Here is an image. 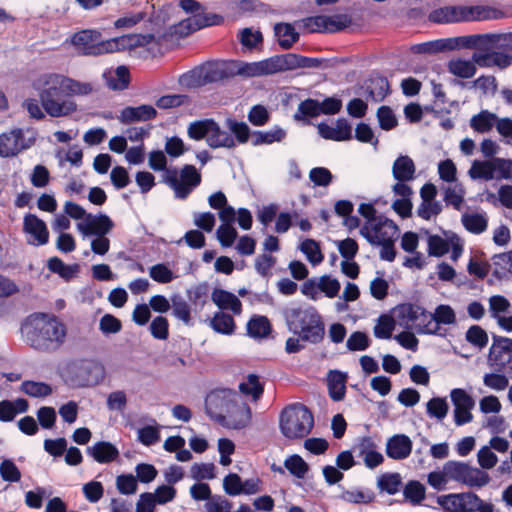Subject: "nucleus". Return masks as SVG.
<instances>
[{
    "label": "nucleus",
    "mask_w": 512,
    "mask_h": 512,
    "mask_svg": "<svg viewBox=\"0 0 512 512\" xmlns=\"http://www.w3.org/2000/svg\"><path fill=\"white\" fill-rule=\"evenodd\" d=\"M33 87L38 92L39 101L49 116L64 117L77 111L76 102L65 98L67 96L63 74H43L34 81Z\"/></svg>",
    "instance_id": "nucleus-4"
},
{
    "label": "nucleus",
    "mask_w": 512,
    "mask_h": 512,
    "mask_svg": "<svg viewBox=\"0 0 512 512\" xmlns=\"http://www.w3.org/2000/svg\"><path fill=\"white\" fill-rule=\"evenodd\" d=\"M105 378L104 366L95 360H80L67 369V381L73 387H91Z\"/></svg>",
    "instance_id": "nucleus-8"
},
{
    "label": "nucleus",
    "mask_w": 512,
    "mask_h": 512,
    "mask_svg": "<svg viewBox=\"0 0 512 512\" xmlns=\"http://www.w3.org/2000/svg\"><path fill=\"white\" fill-rule=\"evenodd\" d=\"M398 234V226L385 216H379L375 222L365 223L360 228V235L372 245L395 241L398 238Z\"/></svg>",
    "instance_id": "nucleus-11"
},
{
    "label": "nucleus",
    "mask_w": 512,
    "mask_h": 512,
    "mask_svg": "<svg viewBox=\"0 0 512 512\" xmlns=\"http://www.w3.org/2000/svg\"><path fill=\"white\" fill-rule=\"evenodd\" d=\"M287 328L304 342L320 343L325 335V325L317 309L310 305L292 304L282 310Z\"/></svg>",
    "instance_id": "nucleus-5"
},
{
    "label": "nucleus",
    "mask_w": 512,
    "mask_h": 512,
    "mask_svg": "<svg viewBox=\"0 0 512 512\" xmlns=\"http://www.w3.org/2000/svg\"><path fill=\"white\" fill-rule=\"evenodd\" d=\"M103 78L111 90L121 91L129 85V70L125 66H119L114 71L104 73Z\"/></svg>",
    "instance_id": "nucleus-34"
},
{
    "label": "nucleus",
    "mask_w": 512,
    "mask_h": 512,
    "mask_svg": "<svg viewBox=\"0 0 512 512\" xmlns=\"http://www.w3.org/2000/svg\"><path fill=\"white\" fill-rule=\"evenodd\" d=\"M415 165L413 160L408 156L398 157L392 168L393 176L400 182H406L413 179Z\"/></svg>",
    "instance_id": "nucleus-37"
},
{
    "label": "nucleus",
    "mask_w": 512,
    "mask_h": 512,
    "mask_svg": "<svg viewBox=\"0 0 512 512\" xmlns=\"http://www.w3.org/2000/svg\"><path fill=\"white\" fill-rule=\"evenodd\" d=\"M65 85V95L70 96H87L96 91L95 86L91 82H81L76 79L63 75Z\"/></svg>",
    "instance_id": "nucleus-39"
},
{
    "label": "nucleus",
    "mask_w": 512,
    "mask_h": 512,
    "mask_svg": "<svg viewBox=\"0 0 512 512\" xmlns=\"http://www.w3.org/2000/svg\"><path fill=\"white\" fill-rule=\"evenodd\" d=\"M232 503L223 496L215 495L205 503L206 512H229Z\"/></svg>",
    "instance_id": "nucleus-64"
},
{
    "label": "nucleus",
    "mask_w": 512,
    "mask_h": 512,
    "mask_svg": "<svg viewBox=\"0 0 512 512\" xmlns=\"http://www.w3.org/2000/svg\"><path fill=\"white\" fill-rule=\"evenodd\" d=\"M210 325L217 333L231 335L235 331V321L233 317L224 312L215 313L210 320Z\"/></svg>",
    "instance_id": "nucleus-41"
},
{
    "label": "nucleus",
    "mask_w": 512,
    "mask_h": 512,
    "mask_svg": "<svg viewBox=\"0 0 512 512\" xmlns=\"http://www.w3.org/2000/svg\"><path fill=\"white\" fill-rule=\"evenodd\" d=\"M172 314L186 325L191 324V309L188 302L179 294L171 297Z\"/></svg>",
    "instance_id": "nucleus-42"
},
{
    "label": "nucleus",
    "mask_w": 512,
    "mask_h": 512,
    "mask_svg": "<svg viewBox=\"0 0 512 512\" xmlns=\"http://www.w3.org/2000/svg\"><path fill=\"white\" fill-rule=\"evenodd\" d=\"M443 41L445 50L482 49L483 46L482 34L444 38Z\"/></svg>",
    "instance_id": "nucleus-28"
},
{
    "label": "nucleus",
    "mask_w": 512,
    "mask_h": 512,
    "mask_svg": "<svg viewBox=\"0 0 512 512\" xmlns=\"http://www.w3.org/2000/svg\"><path fill=\"white\" fill-rule=\"evenodd\" d=\"M247 331L251 337L263 338L271 331V325L267 317L255 316L247 323Z\"/></svg>",
    "instance_id": "nucleus-44"
},
{
    "label": "nucleus",
    "mask_w": 512,
    "mask_h": 512,
    "mask_svg": "<svg viewBox=\"0 0 512 512\" xmlns=\"http://www.w3.org/2000/svg\"><path fill=\"white\" fill-rule=\"evenodd\" d=\"M346 377L341 372H332L328 379L329 395L334 401H341L345 396Z\"/></svg>",
    "instance_id": "nucleus-43"
},
{
    "label": "nucleus",
    "mask_w": 512,
    "mask_h": 512,
    "mask_svg": "<svg viewBox=\"0 0 512 512\" xmlns=\"http://www.w3.org/2000/svg\"><path fill=\"white\" fill-rule=\"evenodd\" d=\"M437 188L433 183H426L420 189L421 204L418 217L425 220L436 218L443 210L442 203L436 199Z\"/></svg>",
    "instance_id": "nucleus-19"
},
{
    "label": "nucleus",
    "mask_w": 512,
    "mask_h": 512,
    "mask_svg": "<svg viewBox=\"0 0 512 512\" xmlns=\"http://www.w3.org/2000/svg\"><path fill=\"white\" fill-rule=\"evenodd\" d=\"M482 49H495L512 52V32L502 34H482Z\"/></svg>",
    "instance_id": "nucleus-33"
},
{
    "label": "nucleus",
    "mask_w": 512,
    "mask_h": 512,
    "mask_svg": "<svg viewBox=\"0 0 512 512\" xmlns=\"http://www.w3.org/2000/svg\"><path fill=\"white\" fill-rule=\"evenodd\" d=\"M114 224L112 220L105 214L86 216V221L77 224L78 230L84 236H105L113 228Z\"/></svg>",
    "instance_id": "nucleus-21"
},
{
    "label": "nucleus",
    "mask_w": 512,
    "mask_h": 512,
    "mask_svg": "<svg viewBox=\"0 0 512 512\" xmlns=\"http://www.w3.org/2000/svg\"><path fill=\"white\" fill-rule=\"evenodd\" d=\"M87 453L98 463H109L119 456V451L116 446L106 441H99L88 447Z\"/></svg>",
    "instance_id": "nucleus-29"
},
{
    "label": "nucleus",
    "mask_w": 512,
    "mask_h": 512,
    "mask_svg": "<svg viewBox=\"0 0 512 512\" xmlns=\"http://www.w3.org/2000/svg\"><path fill=\"white\" fill-rule=\"evenodd\" d=\"M48 269L58 274L60 277L69 280L71 279L77 272V266L66 265L60 258L52 257L47 262Z\"/></svg>",
    "instance_id": "nucleus-51"
},
{
    "label": "nucleus",
    "mask_w": 512,
    "mask_h": 512,
    "mask_svg": "<svg viewBox=\"0 0 512 512\" xmlns=\"http://www.w3.org/2000/svg\"><path fill=\"white\" fill-rule=\"evenodd\" d=\"M438 175L442 181L448 184L457 183V168L454 162L450 159L439 162Z\"/></svg>",
    "instance_id": "nucleus-58"
},
{
    "label": "nucleus",
    "mask_w": 512,
    "mask_h": 512,
    "mask_svg": "<svg viewBox=\"0 0 512 512\" xmlns=\"http://www.w3.org/2000/svg\"><path fill=\"white\" fill-rule=\"evenodd\" d=\"M320 114V102L315 99L308 98L298 105L297 112L294 114L296 121L303 120L305 117H317Z\"/></svg>",
    "instance_id": "nucleus-49"
},
{
    "label": "nucleus",
    "mask_w": 512,
    "mask_h": 512,
    "mask_svg": "<svg viewBox=\"0 0 512 512\" xmlns=\"http://www.w3.org/2000/svg\"><path fill=\"white\" fill-rule=\"evenodd\" d=\"M451 402L454 406V422L457 426L470 423L473 420L471 413L475 407V400L464 389L455 388L450 392Z\"/></svg>",
    "instance_id": "nucleus-17"
},
{
    "label": "nucleus",
    "mask_w": 512,
    "mask_h": 512,
    "mask_svg": "<svg viewBox=\"0 0 512 512\" xmlns=\"http://www.w3.org/2000/svg\"><path fill=\"white\" fill-rule=\"evenodd\" d=\"M233 77L236 75L246 78L272 75L269 58L257 62L231 61Z\"/></svg>",
    "instance_id": "nucleus-22"
},
{
    "label": "nucleus",
    "mask_w": 512,
    "mask_h": 512,
    "mask_svg": "<svg viewBox=\"0 0 512 512\" xmlns=\"http://www.w3.org/2000/svg\"><path fill=\"white\" fill-rule=\"evenodd\" d=\"M396 323L391 316L381 315L377 325L374 327V335L380 339H389L392 335Z\"/></svg>",
    "instance_id": "nucleus-55"
},
{
    "label": "nucleus",
    "mask_w": 512,
    "mask_h": 512,
    "mask_svg": "<svg viewBox=\"0 0 512 512\" xmlns=\"http://www.w3.org/2000/svg\"><path fill=\"white\" fill-rule=\"evenodd\" d=\"M284 467L296 478L303 479L309 471L308 464L297 454L291 455L284 461Z\"/></svg>",
    "instance_id": "nucleus-50"
},
{
    "label": "nucleus",
    "mask_w": 512,
    "mask_h": 512,
    "mask_svg": "<svg viewBox=\"0 0 512 512\" xmlns=\"http://www.w3.org/2000/svg\"><path fill=\"white\" fill-rule=\"evenodd\" d=\"M468 175L473 180H476V179H482L485 181L494 180V175H493L492 169H491V159L485 160V161H480V160L473 161V163L468 171Z\"/></svg>",
    "instance_id": "nucleus-47"
},
{
    "label": "nucleus",
    "mask_w": 512,
    "mask_h": 512,
    "mask_svg": "<svg viewBox=\"0 0 512 512\" xmlns=\"http://www.w3.org/2000/svg\"><path fill=\"white\" fill-rule=\"evenodd\" d=\"M455 320V312L449 305H439L433 314H418V333H437L440 324L450 325Z\"/></svg>",
    "instance_id": "nucleus-15"
},
{
    "label": "nucleus",
    "mask_w": 512,
    "mask_h": 512,
    "mask_svg": "<svg viewBox=\"0 0 512 512\" xmlns=\"http://www.w3.org/2000/svg\"><path fill=\"white\" fill-rule=\"evenodd\" d=\"M300 250L306 255L308 261L317 265L323 261L319 244L313 239H306L300 245Z\"/></svg>",
    "instance_id": "nucleus-53"
},
{
    "label": "nucleus",
    "mask_w": 512,
    "mask_h": 512,
    "mask_svg": "<svg viewBox=\"0 0 512 512\" xmlns=\"http://www.w3.org/2000/svg\"><path fill=\"white\" fill-rule=\"evenodd\" d=\"M392 317L396 325L404 329H412L416 323V311L410 303L396 306L392 310Z\"/></svg>",
    "instance_id": "nucleus-32"
},
{
    "label": "nucleus",
    "mask_w": 512,
    "mask_h": 512,
    "mask_svg": "<svg viewBox=\"0 0 512 512\" xmlns=\"http://www.w3.org/2000/svg\"><path fill=\"white\" fill-rule=\"evenodd\" d=\"M286 137V131L280 127H274L268 131H256L253 134L252 144L254 146L262 144H272L281 142Z\"/></svg>",
    "instance_id": "nucleus-40"
},
{
    "label": "nucleus",
    "mask_w": 512,
    "mask_h": 512,
    "mask_svg": "<svg viewBox=\"0 0 512 512\" xmlns=\"http://www.w3.org/2000/svg\"><path fill=\"white\" fill-rule=\"evenodd\" d=\"M508 374L504 373H488L483 377V383L485 386L496 391H502L508 386Z\"/></svg>",
    "instance_id": "nucleus-62"
},
{
    "label": "nucleus",
    "mask_w": 512,
    "mask_h": 512,
    "mask_svg": "<svg viewBox=\"0 0 512 512\" xmlns=\"http://www.w3.org/2000/svg\"><path fill=\"white\" fill-rule=\"evenodd\" d=\"M23 231L32 237L28 243L40 246L48 243L49 232L43 220L34 214H27L23 219Z\"/></svg>",
    "instance_id": "nucleus-23"
},
{
    "label": "nucleus",
    "mask_w": 512,
    "mask_h": 512,
    "mask_svg": "<svg viewBox=\"0 0 512 512\" xmlns=\"http://www.w3.org/2000/svg\"><path fill=\"white\" fill-rule=\"evenodd\" d=\"M189 102V97L184 94H171L161 96L156 101V106L160 109H169L182 106Z\"/></svg>",
    "instance_id": "nucleus-63"
},
{
    "label": "nucleus",
    "mask_w": 512,
    "mask_h": 512,
    "mask_svg": "<svg viewBox=\"0 0 512 512\" xmlns=\"http://www.w3.org/2000/svg\"><path fill=\"white\" fill-rule=\"evenodd\" d=\"M443 200L447 206L462 211L465 206L466 190L462 183L447 184L441 187Z\"/></svg>",
    "instance_id": "nucleus-26"
},
{
    "label": "nucleus",
    "mask_w": 512,
    "mask_h": 512,
    "mask_svg": "<svg viewBox=\"0 0 512 512\" xmlns=\"http://www.w3.org/2000/svg\"><path fill=\"white\" fill-rule=\"evenodd\" d=\"M204 85L216 83L233 77L231 61L201 65Z\"/></svg>",
    "instance_id": "nucleus-24"
},
{
    "label": "nucleus",
    "mask_w": 512,
    "mask_h": 512,
    "mask_svg": "<svg viewBox=\"0 0 512 512\" xmlns=\"http://www.w3.org/2000/svg\"><path fill=\"white\" fill-rule=\"evenodd\" d=\"M461 223L468 232L481 234L487 229L488 219L485 213L465 212L461 216Z\"/></svg>",
    "instance_id": "nucleus-35"
},
{
    "label": "nucleus",
    "mask_w": 512,
    "mask_h": 512,
    "mask_svg": "<svg viewBox=\"0 0 512 512\" xmlns=\"http://www.w3.org/2000/svg\"><path fill=\"white\" fill-rule=\"evenodd\" d=\"M168 320L163 316L155 317L149 326L151 335L158 340H166L169 335Z\"/></svg>",
    "instance_id": "nucleus-60"
},
{
    "label": "nucleus",
    "mask_w": 512,
    "mask_h": 512,
    "mask_svg": "<svg viewBox=\"0 0 512 512\" xmlns=\"http://www.w3.org/2000/svg\"><path fill=\"white\" fill-rule=\"evenodd\" d=\"M178 83L180 86L193 89L204 86L201 66H198L179 76Z\"/></svg>",
    "instance_id": "nucleus-52"
},
{
    "label": "nucleus",
    "mask_w": 512,
    "mask_h": 512,
    "mask_svg": "<svg viewBox=\"0 0 512 512\" xmlns=\"http://www.w3.org/2000/svg\"><path fill=\"white\" fill-rule=\"evenodd\" d=\"M22 337L31 348L52 352L61 347L66 337V327L55 316L32 314L21 326Z\"/></svg>",
    "instance_id": "nucleus-3"
},
{
    "label": "nucleus",
    "mask_w": 512,
    "mask_h": 512,
    "mask_svg": "<svg viewBox=\"0 0 512 512\" xmlns=\"http://www.w3.org/2000/svg\"><path fill=\"white\" fill-rule=\"evenodd\" d=\"M401 485L400 475L397 473L383 474L377 480V486L381 491H385L388 494H395L398 492Z\"/></svg>",
    "instance_id": "nucleus-54"
},
{
    "label": "nucleus",
    "mask_w": 512,
    "mask_h": 512,
    "mask_svg": "<svg viewBox=\"0 0 512 512\" xmlns=\"http://www.w3.org/2000/svg\"><path fill=\"white\" fill-rule=\"evenodd\" d=\"M491 169L495 180L512 179V160L505 158H492Z\"/></svg>",
    "instance_id": "nucleus-45"
},
{
    "label": "nucleus",
    "mask_w": 512,
    "mask_h": 512,
    "mask_svg": "<svg viewBox=\"0 0 512 512\" xmlns=\"http://www.w3.org/2000/svg\"><path fill=\"white\" fill-rule=\"evenodd\" d=\"M155 39L153 34H127L106 40V53L145 46Z\"/></svg>",
    "instance_id": "nucleus-20"
},
{
    "label": "nucleus",
    "mask_w": 512,
    "mask_h": 512,
    "mask_svg": "<svg viewBox=\"0 0 512 512\" xmlns=\"http://www.w3.org/2000/svg\"><path fill=\"white\" fill-rule=\"evenodd\" d=\"M488 363L497 372L512 376V339L494 337L488 355Z\"/></svg>",
    "instance_id": "nucleus-13"
},
{
    "label": "nucleus",
    "mask_w": 512,
    "mask_h": 512,
    "mask_svg": "<svg viewBox=\"0 0 512 512\" xmlns=\"http://www.w3.org/2000/svg\"><path fill=\"white\" fill-rule=\"evenodd\" d=\"M239 390L245 395H251L254 400L259 399L263 393V387L259 383L258 377L254 374H250L247 377V381L239 385Z\"/></svg>",
    "instance_id": "nucleus-59"
},
{
    "label": "nucleus",
    "mask_w": 512,
    "mask_h": 512,
    "mask_svg": "<svg viewBox=\"0 0 512 512\" xmlns=\"http://www.w3.org/2000/svg\"><path fill=\"white\" fill-rule=\"evenodd\" d=\"M342 498L354 504H367L375 499V494L371 490H351L343 493Z\"/></svg>",
    "instance_id": "nucleus-61"
},
{
    "label": "nucleus",
    "mask_w": 512,
    "mask_h": 512,
    "mask_svg": "<svg viewBox=\"0 0 512 512\" xmlns=\"http://www.w3.org/2000/svg\"><path fill=\"white\" fill-rule=\"evenodd\" d=\"M367 90L368 96L374 102H381L389 93V83L384 77H376L371 79Z\"/></svg>",
    "instance_id": "nucleus-46"
},
{
    "label": "nucleus",
    "mask_w": 512,
    "mask_h": 512,
    "mask_svg": "<svg viewBox=\"0 0 512 512\" xmlns=\"http://www.w3.org/2000/svg\"><path fill=\"white\" fill-rule=\"evenodd\" d=\"M318 288L319 291L323 292L328 298H334L338 295L341 285L337 279L329 275H323L318 278Z\"/></svg>",
    "instance_id": "nucleus-57"
},
{
    "label": "nucleus",
    "mask_w": 512,
    "mask_h": 512,
    "mask_svg": "<svg viewBox=\"0 0 512 512\" xmlns=\"http://www.w3.org/2000/svg\"><path fill=\"white\" fill-rule=\"evenodd\" d=\"M205 409L210 418L227 428L242 429L251 421L250 407L231 389L211 391L206 396Z\"/></svg>",
    "instance_id": "nucleus-2"
},
{
    "label": "nucleus",
    "mask_w": 512,
    "mask_h": 512,
    "mask_svg": "<svg viewBox=\"0 0 512 512\" xmlns=\"http://www.w3.org/2000/svg\"><path fill=\"white\" fill-rule=\"evenodd\" d=\"M188 136L193 140L205 139L209 147L233 149L236 144L248 142L251 130L245 122L233 118L225 120L224 128L213 119L194 121L187 129Z\"/></svg>",
    "instance_id": "nucleus-1"
},
{
    "label": "nucleus",
    "mask_w": 512,
    "mask_h": 512,
    "mask_svg": "<svg viewBox=\"0 0 512 512\" xmlns=\"http://www.w3.org/2000/svg\"><path fill=\"white\" fill-rule=\"evenodd\" d=\"M312 413L300 403L286 407L280 415V429L288 439L307 436L313 428Z\"/></svg>",
    "instance_id": "nucleus-7"
},
{
    "label": "nucleus",
    "mask_w": 512,
    "mask_h": 512,
    "mask_svg": "<svg viewBox=\"0 0 512 512\" xmlns=\"http://www.w3.org/2000/svg\"><path fill=\"white\" fill-rule=\"evenodd\" d=\"M71 43L83 55L98 56L106 53V40L97 30H82L75 33Z\"/></svg>",
    "instance_id": "nucleus-16"
},
{
    "label": "nucleus",
    "mask_w": 512,
    "mask_h": 512,
    "mask_svg": "<svg viewBox=\"0 0 512 512\" xmlns=\"http://www.w3.org/2000/svg\"><path fill=\"white\" fill-rule=\"evenodd\" d=\"M269 60L272 75L299 68H319L322 64L321 59L305 57L295 53L275 55L270 57Z\"/></svg>",
    "instance_id": "nucleus-14"
},
{
    "label": "nucleus",
    "mask_w": 512,
    "mask_h": 512,
    "mask_svg": "<svg viewBox=\"0 0 512 512\" xmlns=\"http://www.w3.org/2000/svg\"><path fill=\"white\" fill-rule=\"evenodd\" d=\"M35 141L31 131L20 128L12 129L0 134V157L9 158L18 155L30 148Z\"/></svg>",
    "instance_id": "nucleus-12"
},
{
    "label": "nucleus",
    "mask_w": 512,
    "mask_h": 512,
    "mask_svg": "<svg viewBox=\"0 0 512 512\" xmlns=\"http://www.w3.org/2000/svg\"><path fill=\"white\" fill-rule=\"evenodd\" d=\"M447 70L450 74L462 78H472L476 73V66L472 60L453 58L447 63Z\"/></svg>",
    "instance_id": "nucleus-36"
},
{
    "label": "nucleus",
    "mask_w": 512,
    "mask_h": 512,
    "mask_svg": "<svg viewBox=\"0 0 512 512\" xmlns=\"http://www.w3.org/2000/svg\"><path fill=\"white\" fill-rule=\"evenodd\" d=\"M165 154L160 151H152L149 154V166L154 171H164L163 181L173 189L175 197L186 199L190 193L200 185L201 175L193 165H184L180 171L176 168H166Z\"/></svg>",
    "instance_id": "nucleus-6"
},
{
    "label": "nucleus",
    "mask_w": 512,
    "mask_h": 512,
    "mask_svg": "<svg viewBox=\"0 0 512 512\" xmlns=\"http://www.w3.org/2000/svg\"><path fill=\"white\" fill-rule=\"evenodd\" d=\"M485 18V11L480 6H445L429 14V20L434 23H454Z\"/></svg>",
    "instance_id": "nucleus-10"
},
{
    "label": "nucleus",
    "mask_w": 512,
    "mask_h": 512,
    "mask_svg": "<svg viewBox=\"0 0 512 512\" xmlns=\"http://www.w3.org/2000/svg\"><path fill=\"white\" fill-rule=\"evenodd\" d=\"M412 450V441L405 435H395L388 439L386 453L393 459H404Z\"/></svg>",
    "instance_id": "nucleus-27"
},
{
    "label": "nucleus",
    "mask_w": 512,
    "mask_h": 512,
    "mask_svg": "<svg viewBox=\"0 0 512 512\" xmlns=\"http://www.w3.org/2000/svg\"><path fill=\"white\" fill-rule=\"evenodd\" d=\"M278 43L283 49H290L299 39V34L289 23H278L274 26Z\"/></svg>",
    "instance_id": "nucleus-38"
},
{
    "label": "nucleus",
    "mask_w": 512,
    "mask_h": 512,
    "mask_svg": "<svg viewBox=\"0 0 512 512\" xmlns=\"http://www.w3.org/2000/svg\"><path fill=\"white\" fill-rule=\"evenodd\" d=\"M223 21L222 16L214 13H197L174 26V33L180 37L188 36L202 28L218 25Z\"/></svg>",
    "instance_id": "nucleus-18"
},
{
    "label": "nucleus",
    "mask_w": 512,
    "mask_h": 512,
    "mask_svg": "<svg viewBox=\"0 0 512 512\" xmlns=\"http://www.w3.org/2000/svg\"><path fill=\"white\" fill-rule=\"evenodd\" d=\"M156 116L157 111L153 106L140 105L138 107H125L118 116V119L123 124H129L132 122L152 120Z\"/></svg>",
    "instance_id": "nucleus-25"
},
{
    "label": "nucleus",
    "mask_w": 512,
    "mask_h": 512,
    "mask_svg": "<svg viewBox=\"0 0 512 512\" xmlns=\"http://www.w3.org/2000/svg\"><path fill=\"white\" fill-rule=\"evenodd\" d=\"M21 391L34 398H44L52 393L50 385L44 382L24 381L21 384Z\"/></svg>",
    "instance_id": "nucleus-48"
},
{
    "label": "nucleus",
    "mask_w": 512,
    "mask_h": 512,
    "mask_svg": "<svg viewBox=\"0 0 512 512\" xmlns=\"http://www.w3.org/2000/svg\"><path fill=\"white\" fill-rule=\"evenodd\" d=\"M466 340L473 346L482 349L488 343V334L478 325L471 326L466 332Z\"/></svg>",
    "instance_id": "nucleus-56"
},
{
    "label": "nucleus",
    "mask_w": 512,
    "mask_h": 512,
    "mask_svg": "<svg viewBox=\"0 0 512 512\" xmlns=\"http://www.w3.org/2000/svg\"><path fill=\"white\" fill-rule=\"evenodd\" d=\"M211 299L220 309H230L236 315L241 313V301L231 292L214 289Z\"/></svg>",
    "instance_id": "nucleus-30"
},
{
    "label": "nucleus",
    "mask_w": 512,
    "mask_h": 512,
    "mask_svg": "<svg viewBox=\"0 0 512 512\" xmlns=\"http://www.w3.org/2000/svg\"><path fill=\"white\" fill-rule=\"evenodd\" d=\"M445 474L451 481L464 484L468 487L481 488L486 486L490 481V477L486 472L460 461L446 462Z\"/></svg>",
    "instance_id": "nucleus-9"
},
{
    "label": "nucleus",
    "mask_w": 512,
    "mask_h": 512,
    "mask_svg": "<svg viewBox=\"0 0 512 512\" xmlns=\"http://www.w3.org/2000/svg\"><path fill=\"white\" fill-rule=\"evenodd\" d=\"M498 116L489 110H481L469 120L470 127L477 133H489L497 124Z\"/></svg>",
    "instance_id": "nucleus-31"
}]
</instances>
